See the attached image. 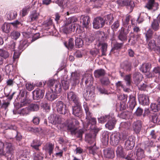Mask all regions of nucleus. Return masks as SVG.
Masks as SVG:
<instances>
[{"label":"nucleus","mask_w":160,"mask_h":160,"mask_svg":"<svg viewBox=\"0 0 160 160\" xmlns=\"http://www.w3.org/2000/svg\"><path fill=\"white\" fill-rule=\"evenodd\" d=\"M110 118H112V116L111 117L110 115L102 116L98 118V122L100 123H103Z\"/></svg>","instance_id":"nucleus-34"},{"label":"nucleus","mask_w":160,"mask_h":160,"mask_svg":"<svg viewBox=\"0 0 160 160\" xmlns=\"http://www.w3.org/2000/svg\"><path fill=\"white\" fill-rule=\"evenodd\" d=\"M98 46H101V51L102 52V56L106 55V52L107 51V44L106 43H99L98 45Z\"/></svg>","instance_id":"nucleus-36"},{"label":"nucleus","mask_w":160,"mask_h":160,"mask_svg":"<svg viewBox=\"0 0 160 160\" xmlns=\"http://www.w3.org/2000/svg\"><path fill=\"white\" fill-rule=\"evenodd\" d=\"M83 81L85 82L86 84L90 83V85H92L93 80L92 75L90 74H85L82 79Z\"/></svg>","instance_id":"nucleus-16"},{"label":"nucleus","mask_w":160,"mask_h":160,"mask_svg":"<svg viewBox=\"0 0 160 160\" xmlns=\"http://www.w3.org/2000/svg\"><path fill=\"white\" fill-rule=\"evenodd\" d=\"M10 23H5L2 25L1 29L3 32L8 33L10 30Z\"/></svg>","instance_id":"nucleus-26"},{"label":"nucleus","mask_w":160,"mask_h":160,"mask_svg":"<svg viewBox=\"0 0 160 160\" xmlns=\"http://www.w3.org/2000/svg\"><path fill=\"white\" fill-rule=\"evenodd\" d=\"M30 112L28 107L22 109L21 111L20 114L22 115H26L29 114Z\"/></svg>","instance_id":"nucleus-45"},{"label":"nucleus","mask_w":160,"mask_h":160,"mask_svg":"<svg viewBox=\"0 0 160 160\" xmlns=\"http://www.w3.org/2000/svg\"><path fill=\"white\" fill-rule=\"evenodd\" d=\"M121 139V135L119 133L114 132L110 136V143L113 146H116L119 143Z\"/></svg>","instance_id":"nucleus-6"},{"label":"nucleus","mask_w":160,"mask_h":160,"mask_svg":"<svg viewBox=\"0 0 160 160\" xmlns=\"http://www.w3.org/2000/svg\"><path fill=\"white\" fill-rule=\"evenodd\" d=\"M96 35L99 39H100L104 37V33L103 32L98 31L97 32Z\"/></svg>","instance_id":"nucleus-57"},{"label":"nucleus","mask_w":160,"mask_h":160,"mask_svg":"<svg viewBox=\"0 0 160 160\" xmlns=\"http://www.w3.org/2000/svg\"><path fill=\"white\" fill-rule=\"evenodd\" d=\"M151 108L152 110L154 112H157L160 109L158 105L155 103H152L151 105Z\"/></svg>","instance_id":"nucleus-51"},{"label":"nucleus","mask_w":160,"mask_h":160,"mask_svg":"<svg viewBox=\"0 0 160 160\" xmlns=\"http://www.w3.org/2000/svg\"><path fill=\"white\" fill-rule=\"evenodd\" d=\"M152 31L150 29L147 31L145 33V36L146 38V40L147 41L152 38Z\"/></svg>","instance_id":"nucleus-46"},{"label":"nucleus","mask_w":160,"mask_h":160,"mask_svg":"<svg viewBox=\"0 0 160 160\" xmlns=\"http://www.w3.org/2000/svg\"><path fill=\"white\" fill-rule=\"evenodd\" d=\"M115 123L116 120L112 116V118L108 120V122L105 125V126L109 129L112 130L114 128Z\"/></svg>","instance_id":"nucleus-19"},{"label":"nucleus","mask_w":160,"mask_h":160,"mask_svg":"<svg viewBox=\"0 0 160 160\" xmlns=\"http://www.w3.org/2000/svg\"><path fill=\"white\" fill-rule=\"evenodd\" d=\"M52 89L53 91L56 92V93L60 92L62 90L60 84L58 82H56L55 83V85L52 88Z\"/></svg>","instance_id":"nucleus-22"},{"label":"nucleus","mask_w":160,"mask_h":160,"mask_svg":"<svg viewBox=\"0 0 160 160\" xmlns=\"http://www.w3.org/2000/svg\"><path fill=\"white\" fill-rule=\"evenodd\" d=\"M39 14L35 11L33 12L30 16V18L31 21H32L36 20L38 18Z\"/></svg>","instance_id":"nucleus-41"},{"label":"nucleus","mask_w":160,"mask_h":160,"mask_svg":"<svg viewBox=\"0 0 160 160\" xmlns=\"http://www.w3.org/2000/svg\"><path fill=\"white\" fill-rule=\"evenodd\" d=\"M65 45L68 49H72L74 45L73 39L72 38L69 39L68 42V45H66V43H65Z\"/></svg>","instance_id":"nucleus-44"},{"label":"nucleus","mask_w":160,"mask_h":160,"mask_svg":"<svg viewBox=\"0 0 160 160\" xmlns=\"http://www.w3.org/2000/svg\"><path fill=\"white\" fill-rule=\"evenodd\" d=\"M157 4L154 2V0H149L148 3L145 6L148 9H153L154 5H157Z\"/></svg>","instance_id":"nucleus-37"},{"label":"nucleus","mask_w":160,"mask_h":160,"mask_svg":"<svg viewBox=\"0 0 160 160\" xmlns=\"http://www.w3.org/2000/svg\"><path fill=\"white\" fill-rule=\"evenodd\" d=\"M51 123L55 124L57 123H61V119L56 115H53L51 116Z\"/></svg>","instance_id":"nucleus-24"},{"label":"nucleus","mask_w":160,"mask_h":160,"mask_svg":"<svg viewBox=\"0 0 160 160\" xmlns=\"http://www.w3.org/2000/svg\"><path fill=\"white\" fill-rule=\"evenodd\" d=\"M29 8L25 7L22 10V17L25 16L28 13V11Z\"/></svg>","instance_id":"nucleus-58"},{"label":"nucleus","mask_w":160,"mask_h":160,"mask_svg":"<svg viewBox=\"0 0 160 160\" xmlns=\"http://www.w3.org/2000/svg\"><path fill=\"white\" fill-rule=\"evenodd\" d=\"M153 74L155 73H159L160 75V67H156L154 68L152 71Z\"/></svg>","instance_id":"nucleus-64"},{"label":"nucleus","mask_w":160,"mask_h":160,"mask_svg":"<svg viewBox=\"0 0 160 160\" xmlns=\"http://www.w3.org/2000/svg\"><path fill=\"white\" fill-rule=\"evenodd\" d=\"M142 109L140 108H138L135 112V114L138 116H140L142 115Z\"/></svg>","instance_id":"nucleus-60"},{"label":"nucleus","mask_w":160,"mask_h":160,"mask_svg":"<svg viewBox=\"0 0 160 160\" xmlns=\"http://www.w3.org/2000/svg\"><path fill=\"white\" fill-rule=\"evenodd\" d=\"M88 149L89 150V152L94 155L96 153V148L95 145L93 144L92 146L88 147Z\"/></svg>","instance_id":"nucleus-47"},{"label":"nucleus","mask_w":160,"mask_h":160,"mask_svg":"<svg viewBox=\"0 0 160 160\" xmlns=\"http://www.w3.org/2000/svg\"><path fill=\"white\" fill-rule=\"evenodd\" d=\"M68 128L72 134H78V137H81L83 132L82 129L76 131L77 129V126L79 124V122L76 119L72 118L67 121Z\"/></svg>","instance_id":"nucleus-1"},{"label":"nucleus","mask_w":160,"mask_h":160,"mask_svg":"<svg viewBox=\"0 0 160 160\" xmlns=\"http://www.w3.org/2000/svg\"><path fill=\"white\" fill-rule=\"evenodd\" d=\"M148 45L151 49H153L155 46V42L154 40H151L148 43Z\"/></svg>","instance_id":"nucleus-62"},{"label":"nucleus","mask_w":160,"mask_h":160,"mask_svg":"<svg viewBox=\"0 0 160 160\" xmlns=\"http://www.w3.org/2000/svg\"><path fill=\"white\" fill-rule=\"evenodd\" d=\"M75 104L76 105L72 107L73 114L75 116L79 117L82 114L81 105L80 102Z\"/></svg>","instance_id":"nucleus-9"},{"label":"nucleus","mask_w":160,"mask_h":160,"mask_svg":"<svg viewBox=\"0 0 160 160\" xmlns=\"http://www.w3.org/2000/svg\"><path fill=\"white\" fill-rule=\"evenodd\" d=\"M142 123L140 121H137L134 122L133 125V129L136 133L140 132L142 128Z\"/></svg>","instance_id":"nucleus-14"},{"label":"nucleus","mask_w":160,"mask_h":160,"mask_svg":"<svg viewBox=\"0 0 160 160\" xmlns=\"http://www.w3.org/2000/svg\"><path fill=\"white\" fill-rule=\"evenodd\" d=\"M105 19L106 21L109 22V23L110 24L112 22L113 20V17L112 15L109 14L107 15L105 17Z\"/></svg>","instance_id":"nucleus-53"},{"label":"nucleus","mask_w":160,"mask_h":160,"mask_svg":"<svg viewBox=\"0 0 160 160\" xmlns=\"http://www.w3.org/2000/svg\"><path fill=\"white\" fill-rule=\"evenodd\" d=\"M99 52L98 50L96 48L90 51V53L93 56L96 55Z\"/></svg>","instance_id":"nucleus-63"},{"label":"nucleus","mask_w":160,"mask_h":160,"mask_svg":"<svg viewBox=\"0 0 160 160\" xmlns=\"http://www.w3.org/2000/svg\"><path fill=\"white\" fill-rule=\"evenodd\" d=\"M56 104L57 110L59 113L64 114L68 112V110L66 109V105L62 101H56Z\"/></svg>","instance_id":"nucleus-5"},{"label":"nucleus","mask_w":160,"mask_h":160,"mask_svg":"<svg viewBox=\"0 0 160 160\" xmlns=\"http://www.w3.org/2000/svg\"><path fill=\"white\" fill-rule=\"evenodd\" d=\"M105 20L101 17L95 18L93 21L92 24L93 28L98 29L102 27L105 24Z\"/></svg>","instance_id":"nucleus-4"},{"label":"nucleus","mask_w":160,"mask_h":160,"mask_svg":"<svg viewBox=\"0 0 160 160\" xmlns=\"http://www.w3.org/2000/svg\"><path fill=\"white\" fill-rule=\"evenodd\" d=\"M151 68V65L149 63H143L141 65L140 70L143 73H146L149 71Z\"/></svg>","instance_id":"nucleus-17"},{"label":"nucleus","mask_w":160,"mask_h":160,"mask_svg":"<svg viewBox=\"0 0 160 160\" xmlns=\"http://www.w3.org/2000/svg\"><path fill=\"white\" fill-rule=\"evenodd\" d=\"M30 112L36 111L38 110L39 106L37 103H32L28 106Z\"/></svg>","instance_id":"nucleus-33"},{"label":"nucleus","mask_w":160,"mask_h":160,"mask_svg":"<svg viewBox=\"0 0 160 160\" xmlns=\"http://www.w3.org/2000/svg\"><path fill=\"white\" fill-rule=\"evenodd\" d=\"M119 26V22L118 20L115 22L111 26L112 28L113 31H116Z\"/></svg>","instance_id":"nucleus-52"},{"label":"nucleus","mask_w":160,"mask_h":160,"mask_svg":"<svg viewBox=\"0 0 160 160\" xmlns=\"http://www.w3.org/2000/svg\"><path fill=\"white\" fill-rule=\"evenodd\" d=\"M128 103L130 108L133 109L136 104L135 98L132 95H130Z\"/></svg>","instance_id":"nucleus-21"},{"label":"nucleus","mask_w":160,"mask_h":160,"mask_svg":"<svg viewBox=\"0 0 160 160\" xmlns=\"http://www.w3.org/2000/svg\"><path fill=\"white\" fill-rule=\"evenodd\" d=\"M43 155L41 152H37L34 153V160H42Z\"/></svg>","instance_id":"nucleus-30"},{"label":"nucleus","mask_w":160,"mask_h":160,"mask_svg":"<svg viewBox=\"0 0 160 160\" xmlns=\"http://www.w3.org/2000/svg\"><path fill=\"white\" fill-rule=\"evenodd\" d=\"M80 22L82 23L83 27L88 28V24L90 22V18L88 16L82 15L80 18Z\"/></svg>","instance_id":"nucleus-10"},{"label":"nucleus","mask_w":160,"mask_h":160,"mask_svg":"<svg viewBox=\"0 0 160 160\" xmlns=\"http://www.w3.org/2000/svg\"><path fill=\"white\" fill-rule=\"evenodd\" d=\"M55 2L58 5L61 7H63L65 3L63 0H54Z\"/></svg>","instance_id":"nucleus-55"},{"label":"nucleus","mask_w":160,"mask_h":160,"mask_svg":"<svg viewBox=\"0 0 160 160\" xmlns=\"http://www.w3.org/2000/svg\"><path fill=\"white\" fill-rule=\"evenodd\" d=\"M61 83L62 86L63 87V88L66 89L68 88L69 87V82L67 81H65V80H62Z\"/></svg>","instance_id":"nucleus-54"},{"label":"nucleus","mask_w":160,"mask_h":160,"mask_svg":"<svg viewBox=\"0 0 160 160\" xmlns=\"http://www.w3.org/2000/svg\"><path fill=\"white\" fill-rule=\"evenodd\" d=\"M53 149V145L52 144L50 143L47 145L46 150L48 152L50 155L52 152Z\"/></svg>","instance_id":"nucleus-48"},{"label":"nucleus","mask_w":160,"mask_h":160,"mask_svg":"<svg viewBox=\"0 0 160 160\" xmlns=\"http://www.w3.org/2000/svg\"><path fill=\"white\" fill-rule=\"evenodd\" d=\"M116 153L118 157L122 158H125V157L126 153L122 147L121 145L118 146L117 148Z\"/></svg>","instance_id":"nucleus-15"},{"label":"nucleus","mask_w":160,"mask_h":160,"mask_svg":"<svg viewBox=\"0 0 160 160\" xmlns=\"http://www.w3.org/2000/svg\"><path fill=\"white\" fill-rule=\"evenodd\" d=\"M2 128H4L5 129H16V127L15 126L10 125L8 124H6L5 123H3L2 125Z\"/></svg>","instance_id":"nucleus-43"},{"label":"nucleus","mask_w":160,"mask_h":160,"mask_svg":"<svg viewBox=\"0 0 160 160\" xmlns=\"http://www.w3.org/2000/svg\"><path fill=\"white\" fill-rule=\"evenodd\" d=\"M101 83L105 85H108L110 83L108 79L107 78H104L101 80Z\"/></svg>","instance_id":"nucleus-56"},{"label":"nucleus","mask_w":160,"mask_h":160,"mask_svg":"<svg viewBox=\"0 0 160 160\" xmlns=\"http://www.w3.org/2000/svg\"><path fill=\"white\" fill-rule=\"evenodd\" d=\"M20 36V33L17 31H13L11 34L12 38L13 39L17 40Z\"/></svg>","instance_id":"nucleus-40"},{"label":"nucleus","mask_w":160,"mask_h":160,"mask_svg":"<svg viewBox=\"0 0 160 160\" xmlns=\"http://www.w3.org/2000/svg\"><path fill=\"white\" fill-rule=\"evenodd\" d=\"M75 26L74 25H71L69 26H66L64 27L62 30L63 32L67 34L75 30Z\"/></svg>","instance_id":"nucleus-20"},{"label":"nucleus","mask_w":160,"mask_h":160,"mask_svg":"<svg viewBox=\"0 0 160 160\" xmlns=\"http://www.w3.org/2000/svg\"><path fill=\"white\" fill-rule=\"evenodd\" d=\"M85 140L90 144H92L95 145V143L94 142L95 139L94 137H92L91 134H87L85 137Z\"/></svg>","instance_id":"nucleus-25"},{"label":"nucleus","mask_w":160,"mask_h":160,"mask_svg":"<svg viewBox=\"0 0 160 160\" xmlns=\"http://www.w3.org/2000/svg\"><path fill=\"white\" fill-rule=\"evenodd\" d=\"M138 100L142 104L147 105L149 103L148 97L144 94H140L138 95Z\"/></svg>","instance_id":"nucleus-11"},{"label":"nucleus","mask_w":160,"mask_h":160,"mask_svg":"<svg viewBox=\"0 0 160 160\" xmlns=\"http://www.w3.org/2000/svg\"><path fill=\"white\" fill-rule=\"evenodd\" d=\"M118 3L121 6H127L130 7V9L131 10L134 6L133 2L130 0L120 1L118 2Z\"/></svg>","instance_id":"nucleus-12"},{"label":"nucleus","mask_w":160,"mask_h":160,"mask_svg":"<svg viewBox=\"0 0 160 160\" xmlns=\"http://www.w3.org/2000/svg\"><path fill=\"white\" fill-rule=\"evenodd\" d=\"M133 78L135 81L138 82L142 80V76L139 72H137L133 75Z\"/></svg>","instance_id":"nucleus-42"},{"label":"nucleus","mask_w":160,"mask_h":160,"mask_svg":"<svg viewBox=\"0 0 160 160\" xmlns=\"http://www.w3.org/2000/svg\"><path fill=\"white\" fill-rule=\"evenodd\" d=\"M136 155L137 157V159L140 160L145 157L143 150L141 148H138L137 151Z\"/></svg>","instance_id":"nucleus-23"},{"label":"nucleus","mask_w":160,"mask_h":160,"mask_svg":"<svg viewBox=\"0 0 160 160\" xmlns=\"http://www.w3.org/2000/svg\"><path fill=\"white\" fill-rule=\"evenodd\" d=\"M139 37L140 35H134L133 33H132L130 36V39L129 40V42L131 41L133 44H134Z\"/></svg>","instance_id":"nucleus-39"},{"label":"nucleus","mask_w":160,"mask_h":160,"mask_svg":"<svg viewBox=\"0 0 160 160\" xmlns=\"http://www.w3.org/2000/svg\"><path fill=\"white\" fill-rule=\"evenodd\" d=\"M83 107L85 111L86 117V118L85 121L83 123V125L85 127H87L91 124L92 125H94L96 123V119L92 118V113L89 110V107L87 105V104L84 102L83 104Z\"/></svg>","instance_id":"nucleus-2"},{"label":"nucleus","mask_w":160,"mask_h":160,"mask_svg":"<svg viewBox=\"0 0 160 160\" xmlns=\"http://www.w3.org/2000/svg\"><path fill=\"white\" fill-rule=\"evenodd\" d=\"M134 145V137L132 136H130L125 141L124 147L127 150H131L133 148Z\"/></svg>","instance_id":"nucleus-7"},{"label":"nucleus","mask_w":160,"mask_h":160,"mask_svg":"<svg viewBox=\"0 0 160 160\" xmlns=\"http://www.w3.org/2000/svg\"><path fill=\"white\" fill-rule=\"evenodd\" d=\"M67 96L69 101H72L75 104L79 103L78 98L74 92L71 91L68 92Z\"/></svg>","instance_id":"nucleus-8"},{"label":"nucleus","mask_w":160,"mask_h":160,"mask_svg":"<svg viewBox=\"0 0 160 160\" xmlns=\"http://www.w3.org/2000/svg\"><path fill=\"white\" fill-rule=\"evenodd\" d=\"M159 27L158 21L156 20H154L151 24V28L154 31H157L159 29Z\"/></svg>","instance_id":"nucleus-29"},{"label":"nucleus","mask_w":160,"mask_h":160,"mask_svg":"<svg viewBox=\"0 0 160 160\" xmlns=\"http://www.w3.org/2000/svg\"><path fill=\"white\" fill-rule=\"evenodd\" d=\"M46 98L50 101H52L57 98V96L53 92H47L46 95Z\"/></svg>","instance_id":"nucleus-27"},{"label":"nucleus","mask_w":160,"mask_h":160,"mask_svg":"<svg viewBox=\"0 0 160 160\" xmlns=\"http://www.w3.org/2000/svg\"><path fill=\"white\" fill-rule=\"evenodd\" d=\"M33 96L37 98H43L44 93V91L39 89H37L32 92Z\"/></svg>","instance_id":"nucleus-18"},{"label":"nucleus","mask_w":160,"mask_h":160,"mask_svg":"<svg viewBox=\"0 0 160 160\" xmlns=\"http://www.w3.org/2000/svg\"><path fill=\"white\" fill-rule=\"evenodd\" d=\"M26 87L28 90L31 91L34 89L35 86L31 83H28L26 84Z\"/></svg>","instance_id":"nucleus-59"},{"label":"nucleus","mask_w":160,"mask_h":160,"mask_svg":"<svg viewBox=\"0 0 160 160\" xmlns=\"http://www.w3.org/2000/svg\"><path fill=\"white\" fill-rule=\"evenodd\" d=\"M4 150L3 149L2 154L7 157L8 160H11L13 158L14 148L12 144L6 142L4 144Z\"/></svg>","instance_id":"nucleus-3"},{"label":"nucleus","mask_w":160,"mask_h":160,"mask_svg":"<svg viewBox=\"0 0 160 160\" xmlns=\"http://www.w3.org/2000/svg\"><path fill=\"white\" fill-rule=\"evenodd\" d=\"M9 56V54L7 51L2 49H0V56L6 59L8 58Z\"/></svg>","instance_id":"nucleus-38"},{"label":"nucleus","mask_w":160,"mask_h":160,"mask_svg":"<svg viewBox=\"0 0 160 160\" xmlns=\"http://www.w3.org/2000/svg\"><path fill=\"white\" fill-rule=\"evenodd\" d=\"M85 39L86 42L91 43L93 41L94 39V38L92 36H90L89 37L86 38Z\"/></svg>","instance_id":"nucleus-61"},{"label":"nucleus","mask_w":160,"mask_h":160,"mask_svg":"<svg viewBox=\"0 0 160 160\" xmlns=\"http://www.w3.org/2000/svg\"><path fill=\"white\" fill-rule=\"evenodd\" d=\"M104 156L108 158H112L114 157V151L110 148H108L103 150Z\"/></svg>","instance_id":"nucleus-13"},{"label":"nucleus","mask_w":160,"mask_h":160,"mask_svg":"<svg viewBox=\"0 0 160 160\" xmlns=\"http://www.w3.org/2000/svg\"><path fill=\"white\" fill-rule=\"evenodd\" d=\"M75 44L78 46V48L81 47L83 45V42L81 39L79 38H76L75 41Z\"/></svg>","instance_id":"nucleus-49"},{"label":"nucleus","mask_w":160,"mask_h":160,"mask_svg":"<svg viewBox=\"0 0 160 160\" xmlns=\"http://www.w3.org/2000/svg\"><path fill=\"white\" fill-rule=\"evenodd\" d=\"M41 145V143L39 140H34L31 145V147L36 150H39L38 147Z\"/></svg>","instance_id":"nucleus-35"},{"label":"nucleus","mask_w":160,"mask_h":160,"mask_svg":"<svg viewBox=\"0 0 160 160\" xmlns=\"http://www.w3.org/2000/svg\"><path fill=\"white\" fill-rule=\"evenodd\" d=\"M127 33L125 32L123 30H121L119 36L118 38L120 40L122 41H124L127 40Z\"/></svg>","instance_id":"nucleus-32"},{"label":"nucleus","mask_w":160,"mask_h":160,"mask_svg":"<svg viewBox=\"0 0 160 160\" xmlns=\"http://www.w3.org/2000/svg\"><path fill=\"white\" fill-rule=\"evenodd\" d=\"M17 15L16 11H10L7 15V18L9 20L15 19Z\"/></svg>","instance_id":"nucleus-31"},{"label":"nucleus","mask_w":160,"mask_h":160,"mask_svg":"<svg viewBox=\"0 0 160 160\" xmlns=\"http://www.w3.org/2000/svg\"><path fill=\"white\" fill-rule=\"evenodd\" d=\"M105 74V71L102 69H99L95 70L94 72V75L95 77L99 78L103 76Z\"/></svg>","instance_id":"nucleus-28"},{"label":"nucleus","mask_w":160,"mask_h":160,"mask_svg":"<svg viewBox=\"0 0 160 160\" xmlns=\"http://www.w3.org/2000/svg\"><path fill=\"white\" fill-rule=\"evenodd\" d=\"M124 80L126 82L127 85H130L131 83V75H126L124 78Z\"/></svg>","instance_id":"nucleus-50"}]
</instances>
